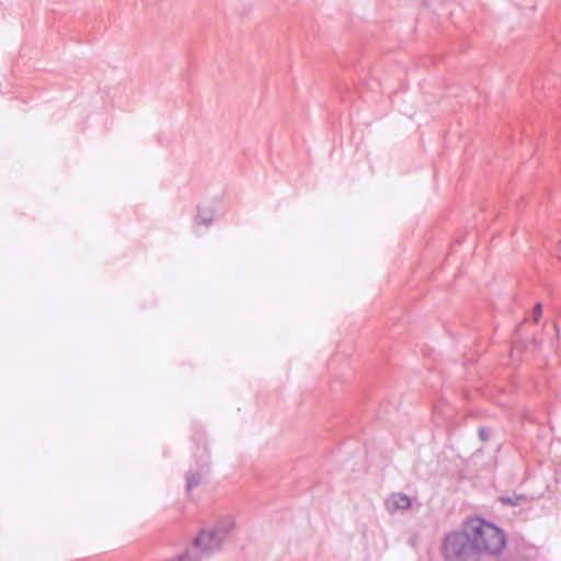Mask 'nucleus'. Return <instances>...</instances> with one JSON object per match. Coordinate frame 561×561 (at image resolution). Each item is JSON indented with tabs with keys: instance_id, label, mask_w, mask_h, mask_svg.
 I'll return each mask as SVG.
<instances>
[{
	"instance_id": "1",
	"label": "nucleus",
	"mask_w": 561,
	"mask_h": 561,
	"mask_svg": "<svg viewBox=\"0 0 561 561\" xmlns=\"http://www.w3.org/2000/svg\"><path fill=\"white\" fill-rule=\"evenodd\" d=\"M234 528L232 517H226L213 528L203 529L194 538L190 548L180 553L172 561H202L221 550L229 533Z\"/></svg>"
},
{
	"instance_id": "2",
	"label": "nucleus",
	"mask_w": 561,
	"mask_h": 561,
	"mask_svg": "<svg viewBox=\"0 0 561 561\" xmlns=\"http://www.w3.org/2000/svg\"><path fill=\"white\" fill-rule=\"evenodd\" d=\"M465 525L480 560L484 556L502 553L506 546V534L501 527L482 517L468 518Z\"/></svg>"
},
{
	"instance_id": "3",
	"label": "nucleus",
	"mask_w": 561,
	"mask_h": 561,
	"mask_svg": "<svg viewBox=\"0 0 561 561\" xmlns=\"http://www.w3.org/2000/svg\"><path fill=\"white\" fill-rule=\"evenodd\" d=\"M465 523L460 529L447 533L442 540L445 561H480Z\"/></svg>"
},
{
	"instance_id": "4",
	"label": "nucleus",
	"mask_w": 561,
	"mask_h": 561,
	"mask_svg": "<svg viewBox=\"0 0 561 561\" xmlns=\"http://www.w3.org/2000/svg\"><path fill=\"white\" fill-rule=\"evenodd\" d=\"M208 453L206 449L202 450L201 462H198L199 469L196 471H188L186 473V491L190 492L193 488L197 486L204 474L206 473V468L208 463Z\"/></svg>"
},
{
	"instance_id": "5",
	"label": "nucleus",
	"mask_w": 561,
	"mask_h": 561,
	"mask_svg": "<svg viewBox=\"0 0 561 561\" xmlns=\"http://www.w3.org/2000/svg\"><path fill=\"white\" fill-rule=\"evenodd\" d=\"M411 506V499L404 493H393L386 500L388 512L408 510Z\"/></svg>"
},
{
	"instance_id": "6",
	"label": "nucleus",
	"mask_w": 561,
	"mask_h": 561,
	"mask_svg": "<svg viewBox=\"0 0 561 561\" xmlns=\"http://www.w3.org/2000/svg\"><path fill=\"white\" fill-rule=\"evenodd\" d=\"M533 500V497L524 494L513 492L512 494H503L499 497V502L505 506L516 507L524 503H528Z\"/></svg>"
},
{
	"instance_id": "7",
	"label": "nucleus",
	"mask_w": 561,
	"mask_h": 561,
	"mask_svg": "<svg viewBox=\"0 0 561 561\" xmlns=\"http://www.w3.org/2000/svg\"><path fill=\"white\" fill-rule=\"evenodd\" d=\"M196 220L198 224L209 226L214 221V213L205 211L204 209L198 207Z\"/></svg>"
},
{
	"instance_id": "8",
	"label": "nucleus",
	"mask_w": 561,
	"mask_h": 561,
	"mask_svg": "<svg viewBox=\"0 0 561 561\" xmlns=\"http://www.w3.org/2000/svg\"><path fill=\"white\" fill-rule=\"evenodd\" d=\"M478 435L482 442H486L490 437V428L486 426L479 427Z\"/></svg>"
},
{
	"instance_id": "9",
	"label": "nucleus",
	"mask_w": 561,
	"mask_h": 561,
	"mask_svg": "<svg viewBox=\"0 0 561 561\" xmlns=\"http://www.w3.org/2000/svg\"><path fill=\"white\" fill-rule=\"evenodd\" d=\"M541 309H542V306L541 304H536L535 306V310H534V313H535V321H538L540 314H541Z\"/></svg>"
}]
</instances>
